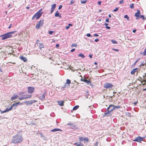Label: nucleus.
<instances>
[{
    "label": "nucleus",
    "instance_id": "1",
    "mask_svg": "<svg viewBox=\"0 0 146 146\" xmlns=\"http://www.w3.org/2000/svg\"><path fill=\"white\" fill-rule=\"evenodd\" d=\"M23 140L22 134L20 131H19L16 135L13 136L11 142L16 144L22 142Z\"/></svg>",
    "mask_w": 146,
    "mask_h": 146
},
{
    "label": "nucleus",
    "instance_id": "2",
    "mask_svg": "<svg viewBox=\"0 0 146 146\" xmlns=\"http://www.w3.org/2000/svg\"><path fill=\"white\" fill-rule=\"evenodd\" d=\"M42 11V9H40L33 16L32 18V19L33 20L35 18L36 19H38L39 18L43 13Z\"/></svg>",
    "mask_w": 146,
    "mask_h": 146
},
{
    "label": "nucleus",
    "instance_id": "3",
    "mask_svg": "<svg viewBox=\"0 0 146 146\" xmlns=\"http://www.w3.org/2000/svg\"><path fill=\"white\" fill-rule=\"evenodd\" d=\"M12 36L10 33H7L1 35V36L2 37V40H4L11 37Z\"/></svg>",
    "mask_w": 146,
    "mask_h": 146
},
{
    "label": "nucleus",
    "instance_id": "4",
    "mask_svg": "<svg viewBox=\"0 0 146 146\" xmlns=\"http://www.w3.org/2000/svg\"><path fill=\"white\" fill-rule=\"evenodd\" d=\"M113 85L112 84L108 82H106L104 84V87L106 88H112Z\"/></svg>",
    "mask_w": 146,
    "mask_h": 146
},
{
    "label": "nucleus",
    "instance_id": "5",
    "mask_svg": "<svg viewBox=\"0 0 146 146\" xmlns=\"http://www.w3.org/2000/svg\"><path fill=\"white\" fill-rule=\"evenodd\" d=\"M43 19L41 20L39 23L36 25L35 26L36 28V29H38L40 26H42L43 24Z\"/></svg>",
    "mask_w": 146,
    "mask_h": 146
},
{
    "label": "nucleus",
    "instance_id": "6",
    "mask_svg": "<svg viewBox=\"0 0 146 146\" xmlns=\"http://www.w3.org/2000/svg\"><path fill=\"white\" fill-rule=\"evenodd\" d=\"M27 90L29 93L32 94L34 92L35 88L34 87H28Z\"/></svg>",
    "mask_w": 146,
    "mask_h": 146
},
{
    "label": "nucleus",
    "instance_id": "7",
    "mask_svg": "<svg viewBox=\"0 0 146 146\" xmlns=\"http://www.w3.org/2000/svg\"><path fill=\"white\" fill-rule=\"evenodd\" d=\"M111 107H113V109H111V110H115L116 109H118L119 108H120L121 107L120 106H115L114 105H111L110 106V107L109 108H110Z\"/></svg>",
    "mask_w": 146,
    "mask_h": 146
},
{
    "label": "nucleus",
    "instance_id": "8",
    "mask_svg": "<svg viewBox=\"0 0 146 146\" xmlns=\"http://www.w3.org/2000/svg\"><path fill=\"white\" fill-rule=\"evenodd\" d=\"M37 102V101L35 100H31L30 101H26L24 103L27 105L32 104L33 103Z\"/></svg>",
    "mask_w": 146,
    "mask_h": 146
},
{
    "label": "nucleus",
    "instance_id": "9",
    "mask_svg": "<svg viewBox=\"0 0 146 146\" xmlns=\"http://www.w3.org/2000/svg\"><path fill=\"white\" fill-rule=\"evenodd\" d=\"M142 138L140 136H138L133 141L140 142L142 140Z\"/></svg>",
    "mask_w": 146,
    "mask_h": 146
},
{
    "label": "nucleus",
    "instance_id": "10",
    "mask_svg": "<svg viewBox=\"0 0 146 146\" xmlns=\"http://www.w3.org/2000/svg\"><path fill=\"white\" fill-rule=\"evenodd\" d=\"M140 15V11L139 10H137V12L135 13V16L136 17V19H139V17Z\"/></svg>",
    "mask_w": 146,
    "mask_h": 146
},
{
    "label": "nucleus",
    "instance_id": "11",
    "mask_svg": "<svg viewBox=\"0 0 146 146\" xmlns=\"http://www.w3.org/2000/svg\"><path fill=\"white\" fill-rule=\"evenodd\" d=\"M56 6V4H54L51 5V10L50 11V13H52L53 12Z\"/></svg>",
    "mask_w": 146,
    "mask_h": 146
},
{
    "label": "nucleus",
    "instance_id": "12",
    "mask_svg": "<svg viewBox=\"0 0 146 146\" xmlns=\"http://www.w3.org/2000/svg\"><path fill=\"white\" fill-rule=\"evenodd\" d=\"M31 97V95H30L28 96H25V95L22 97H19V98L20 100H22L25 99L29 98Z\"/></svg>",
    "mask_w": 146,
    "mask_h": 146
},
{
    "label": "nucleus",
    "instance_id": "13",
    "mask_svg": "<svg viewBox=\"0 0 146 146\" xmlns=\"http://www.w3.org/2000/svg\"><path fill=\"white\" fill-rule=\"evenodd\" d=\"M54 16L56 17H59L60 18H61V15L59 13L58 11H57L56 12Z\"/></svg>",
    "mask_w": 146,
    "mask_h": 146
},
{
    "label": "nucleus",
    "instance_id": "14",
    "mask_svg": "<svg viewBox=\"0 0 146 146\" xmlns=\"http://www.w3.org/2000/svg\"><path fill=\"white\" fill-rule=\"evenodd\" d=\"M18 96L17 95H13L11 98V100L13 101L17 98Z\"/></svg>",
    "mask_w": 146,
    "mask_h": 146
},
{
    "label": "nucleus",
    "instance_id": "15",
    "mask_svg": "<svg viewBox=\"0 0 146 146\" xmlns=\"http://www.w3.org/2000/svg\"><path fill=\"white\" fill-rule=\"evenodd\" d=\"M58 103L59 105L62 106L64 105V101H58Z\"/></svg>",
    "mask_w": 146,
    "mask_h": 146
},
{
    "label": "nucleus",
    "instance_id": "16",
    "mask_svg": "<svg viewBox=\"0 0 146 146\" xmlns=\"http://www.w3.org/2000/svg\"><path fill=\"white\" fill-rule=\"evenodd\" d=\"M74 145H76V146H83V145L81 142L75 143Z\"/></svg>",
    "mask_w": 146,
    "mask_h": 146
},
{
    "label": "nucleus",
    "instance_id": "17",
    "mask_svg": "<svg viewBox=\"0 0 146 146\" xmlns=\"http://www.w3.org/2000/svg\"><path fill=\"white\" fill-rule=\"evenodd\" d=\"M20 59L25 62H26L27 60L26 58L23 56H21L20 57Z\"/></svg>",
    "mask_w": 146,
    "mask_h": 146
},
{
    "label": "nucleus",
    "instance_id": "18",
    "mask_svg": "<svg viewBox=\"0 0 146 146\" xmlns=\"http://www.w3.org/2000/svg\"><path fill=\"white\" fill-rule=\"evenodd\" d=\"M137 69V68H136L133 69L131 70V74H134L136 72V71Z\"/></svg>",
    "mask_w": 146,
    "mask_h": 146
},
{
    "label": "nucleus",
    "instance_id": "19",
    "mask_svg": "<svg viewBox=\"0 0 146 146\" xmlns=\"http://www.w3.org/2000/svg\"><path fill=\"white\" fill-rule=\"evenodd\" d=\"M60 131H61V130L60 129L55 128L52 130L51 131L52 132H56Z\"/></svg>",
    "mask_w": 146,
    "mask_h": 146
},
{
    "label": "nucleus",
    "instance_id": "20",
    "mask_svg": "<svg viewBox=\"0 0 146 146\" xmlns=\"http://www.w3.org/2000/svg\"><path fill=\"white\" fill-rule=\"evenodd\" d=\"M45 94H42V96H40L39 97V99L40 100H42L44 99L45 98Z\"/></svg>",
    "mask_w": 146,
    "mask_h": 146
},
{
    "label": "nucleus",
    "instance_id": "21",
    "mask_svg": "<svg viewBox=\"0 0 146 146\" xmlns=\"http://www.w3.org/2000/svg\"><path fill=\"white\" fill-rule=\"evenodd\" d=\"M79 107V106H76L74 107V108H73V110H76Z\"/></svg>",
    "mask_w": 146,
    "mask_h": 146
},
{
    "label": "nucleus",
    "instance_id": "22",
    "mask_svg": "<svg viewBox=\"0 0 146 146\" xmlns=\"http://www.w3.org/2000/svg\"><path fill=\"white\" fill-rule=\"evenodd\" d=\"M78 56L79 57H82V58H85V56H84V55L82 53H80L78 54Z\"/></svg>",
    "mask_w": 146,
    "mask_h": 146
},
{
    "label": "nucleus",
    "instance_id": "23",
    "mask_svg": "<svg viewBox=\"0 0 146 146\" xmlns=\"http://www.w3.org/2000/svg\"><path fill=\"white\" fill-rule=\"evenodd\" d=\"M12 109V107H11L9 108H7L5 110V111H6V112H7L9 111H10Z\"/></svg>",
    "mask_w": 146,
    "mask_h": 146
},
{
    "label": "nucleus",
    "instance_id": "24",
    "mask_svg": "<svg viewBox=\"0 0 146 146\" xmlns=\"http://www.w3.org/2000/svg\"><path fill=\"white\" fill-rule=\"evenodd\" d=\"M39 47L40 49H41V48L44 47V46L42 43H40L39 44Z\"/></svg>",
    "mask_w": 146,
    "mask_h": 146
},
{
    "label": "nucleus",
    "instance_id": "25",
    "mask_svg": "<svg viewBox=\"0 0 146 146\" xmlns=\"http://www.w3.org/2000/svg\"><path fill=\"white\" fill-rule=\"evenodd\" d=\"M111 41L113 44H117V42L115 40H111Z\"/></svg>",
    "mask_w": 146,
    "mask_h": 146
},
{
    "label": "nucleus",
    "instance_id": "26",
    "mask_svg": "<svg viewBox=\"0 0 146 146\" xmlns=\"http://www.w3.org/2000/svg\"><path fill=\"white\" fill-rule=\"evenodd\" d=\"M84 82L86 83L87 84H89L90 83H91V82H90V81H89L88 80H86V79L84 80Z\"/></svg>",
    "mask_w": 146,
    "mask_h": 146
},
{
    "label": "nucleus",
    "instance_id": "27",
    "mask_svg": "<svg viewBox=\"0 0 146 146\" xmlns=\"http://www.w3.org/2000/svg\"><path fill=\"white\" fill-rule=\"evenodd\" d=\"M70 83L71 82L70 81V80L69 79H67L66 80V84H67L69 85V84H70Z\"/></svg>",
    "mask_w": 146,
    "mask_h": 146
},
{
    "label": "nucleus",
    "instance_id": "28",
    "mask_svg": "<svg viewBox=\"0 0 146 146\" xmlns=\"http://www.w3.org/2000/svg\"><path fill=\"white\" fill-rule=\"evenodd\" d=\"M24 92H21V93H19V96H23L24 95H24Z\"/></svg>",
    "mask_w": 146,
    "mask_h": 146
},
{
    "label": "nucleus",
    "instance_id": "29",
    "mask_svg": "<svg viewBox=\"0 0 146 146\" xmlns=\"http://www.w3.org/2000/svg\"><path fill=\"white\" fill-rule=\"evenodd\" d=\"M17 105H18L16 103H14L12 105V106L11 107H12V108L13 106H15L16 107L17 106Z\"/></svg>",
    "mask_w": 146,
    "mask_h": 146
},
{
    "label": "nucleus",
    "instance_id": "30",
    "mask_svg": "<svg viewBox=\"0 0 146 146\" xmlns=\"http://www.w3.org/2000/svg\"><path fill=\"white\" fill-rule=\"evenodd\" d=\"M110 106L108 108V110H109V111H110V112H112L113 110H111V109H113V107H111L110 108H109Z\"/></svg>",
    "mask_w": 146,
    "mask_h": 146
},
{
    "label": "nucleus",
    "instance_id": "31",
    "mask_svg": "<svg viewBox=\"0 0 146 146\" xmlns=\"http://www.w3.org/2000/svg\"><path fill=\"white\" fill-rule=\"evenodd\" d=\"M130 7L131 9H133L134 8V4H131L130 5Z\"/></svg>",
    "mask_w": 146,
    "mask_h": 146
},
{
    "label": "nucleus",
    "instance_id": "32",
    "mask_svg": "<svg viewBox=\"0 0 146 146\" xmlns=\"http://www.w3.org/2000/svg\"><path fill=\"white\" fill-rule=\"evenodd\" d=\"M142 18L143 19H145V17H144V16L143 15H140L139 17V18Z\"/></svg>",
    "mask_w": 146,
    "mask_h": 146
},
{
    "label": "nucleus",
    "instance_id": "33",
    "mask_svg": "<svg viewBox=\"0 0 146 146\" xmlns=\"http://www.w3.org/2000/svg\"><path fill=\"white\" fill-rule=\"evenodd\" d=\"M124 18L128 20H129V18L127 15H125L124 16Z\"/></svg>",
    "mask_w": 146,
    "mask_h": 146
},
{
    "label": "nucleus",
    "instance_id": "34",
    "mask_svg": "<svg viewBox=\"0 0 146 146\" xmlns=\"http://www.w3.org/2000/svg\"><path fill=\"white\" fill-rule=\"evenodd\" d=\"M87 0H85L84 1H81V3L82 4H84L86 3L87 2Z\"/></svg>",
    "mask_w": 146,
    "mask_h": 146
},
{
    "label": "nucleus",
    "instance_id": "35",
    "mask_svg": "<svg viewBox=\"0 0 146 146\" xmlns=\"http://www.w3.org/2000/svg\"><path fill=\"white\" fill-rule=\"evenodd\" d=\"M75 2L74 0H71L70 2V4L71 5H72Z\"/></svg>",
    "mask_w": 146,
    "mask_h": 146
},
{
    "label": "nucleus",
    "instance_id": "36",
    "mask_svg": "<svg viewBox=\"0 0 146 146\" xmlns=\"http://www.w3.org/2000/svg\"><path fill=\"white\" fill-rule=\"evenodd\" d=\"M125 115H127V116H129L130 115V113H129V112H126L125 113Z\"/></svg>",
    "mask_w": 146,
    "mask_h": 146
},
{
    "label": "nucleus",
    "instance_id": "37",
    "mask_svg": "<svg viewBox=\"0 0 146 146\" xmlns=\"http://www.w3.org/2000/svg\"><path fill=\"white\" fill-rule=\"evenodd\" d=\"M72 47H74V46L76 47L77 46V44H76L74 43V44H72Z\"/></svg>",
    "mask_w": 146,
    "mask_h": 146
},
{
    "label": "nucleus",
    "instance_id": "38",
    "mask_svg": "<svg viewBox=\"0 0 146 146\" xmlns=\"http://www.w3.org/2000/svg\"><path fill=\"white\" fill-rule=\"evenodd\" d=\"M143 54L144 56H146V50L145 49L143 52Z\"/></svg>",
    "mask_w": 146,
    "mask_h": 146
},
{
    "label": "nucleus",
    "instance_id": "39",
    "mask_svg": "<svg viewBox=\"0 0 146 146\" xmlns=\"http://www.w3.org/2000/svg\"><path fill=\"white\" fill-rule=\"evenodd\" d=\"M0 111L1 113H3L6 112V111H5V110L4 111H1V110H0Z\"/></svg>",
    "mask_w": 146,
    "mask_h": 146
},
{
    "label": "nucleus",
    "instance_id": "40",
    "mask_svg": "<svg viewBox=\"0 0 146 146\" xmlns=\"http://www.w3.org/2000/svg\"><path fill=\"white\" fill-rule=\"evenodd\" d=\"M83 140L87 141H88V139L87 137L83 139Z\"/></svg>",
    "mask_w": 146,
    "mask_h": 146
},
{
    "label": "nucleus",
    "instance_id": "41",
    "mask_svg": "<svg viewBox=\"0 0 146 146\" xmlns=\"http://www.w3.org/2000/svg\"><path fill=\"white\" fill-rule=\"evenodd\" d=\"M118 10V8H116L115 9L113 10V11L116 12Z\"/></svg>",
    "mask_w": 146,
    "mask_h": 146
},
{
    "label": "nucleus",
    "instance_id": "42",
    "mask_svg": "<svg viewBox=\"0 0 146 146\" xmlns=\"http://www.w3.org/2000/svg\"><path fill=\"white\" fill-rule=\"evenodd\" d=\"M145 64H144L143 62H141V64L140 65V66H144Z\"/></svg>",
    "mask_w": 146,
    "mask_h": 146
},
{
    "label": "nucleus",
    "instance_id": "43",
    "mask_svg": "<svg viewBox=\"0 0 146 146\" xmlns=\"http://www.w3.org/2000/svg\"><path fill=\"white\" fill-rule=\"evenodd\" d=\"M112 49L115 51H117V52H118L119 51V50L118 49H115L114 48H112Z\"/></svg>",
    "mask_w": 146,
    "mask_h": 146
},
{
    "label": "nucleus",
    "instance_id": "44",
    "mask_svg": "<svg viewBox=\"0 0 146 146\" xmlns=\"http://www.w3.org/2000/svg\"><path fill=\"white\" fill-rule=\"evenodd\" d=\"M79 139L80 140V141H81L83 140V139L82 137H79Z\"/></svg>",
    "mask_w": 146,
    "mask_h": 146
},
{
    "label": "nucleus",
    "instance_id": "45",
    "mask_svg": "<svg viewBox=\"0 0 146 146\" xmlns=\"http://www.w3.org/2000/svg\"><path fill=\"white\" fill-rule=\"evenodd\" d=\"M123 2H124L123 0H121L119 2V3L120 4H121L123 3Z\"/></svg>",
    "mask_w": 146,
    "mask_h": 146
},
{
    "label": "nucleus",
    "instance_id": "46",
    "mask_svg": "<svg viewBox=\"0 0 146 146\" xmlns=\"http://www.w3.org/2000/svg\"><path fill=\"white\" fill-rule=\"evenodd\" d=\"M87 36L88 37H90L91 36V35L89 33H88L87 34Z\"/></svg>",
    "mask_w": 146,
    "mask_h": 146
},
{
    "label": "nucleus",
    "instance_id": "47",
    "mask_svg": "<svg viewBox=\"0 0 146 146\" xmlns=\"http://www.w3.org/2000/svg\"><path fill=\"white\" fill-rule=\"evenodd\" d=\"M70 28V27L69 26H66L65 27V28L66 29L68 30V29Z\"/></svg>",
    "mask_w": 146,
    "mask_h": 146
},
{
    "label": "nucleus",
    "instance_id": "48",
    "mask_svg": "<svg viewBox=\"0 0 146 146\" xmlns=\"http://www.w3.org/2000/svg\"><path fill=\"white\" fill-rule=\"evenodd\" d=\"M142 80H143V82H144L145 84L146 83V80H145V78H143V79Z\"/></svg>",
    "mask_w": 146,
    "mask_h": 146
},
{
    "label": "nucleus",
    "instance_id": "49",
    "mask_svg": "<svg viewBox=\"0 0 146 146\" xmlns=\"http://www.w3.org/2000/svg\"><path fill=\"white\" fill-rule=\"evenodd\" d=\"M16 31H13V32H11L9 33H10V35H11V34H13L15 33L16 32Z\"/></svg>",
    "mask_w": 146,
    "mask_h": 146
},
{
    "label": "nucleus",
    "instance_id": "50",
    "mask_svg": "<svg viewBox=\"0 0 146 146\" xmlns=\"http://www.w3.org/2000/svg\"><path fill=\"white\" fill-rule=\"evenodd\" d=\"M62 5H60L58 9H59V10L60 9L62 8Z\"/></svg>",
    "mask_w": 146,
    "mask_h": 146
},
{
    "label": "nucleus",
    "instance_id": "51",
    "mask_svg": "<svg viewBox=\"0 0 146 146\" xmlns=\"http://www.w3.org/2000/svg\"><path fill=\"white\" fill-rule=\"evenodd\" d=\"M53 33V31H50L49 32V34L50 35H51Z\"/></svg>",
    "mask_w": 146,
    "mask_h": 146
},
{
    "label": "nucleus",
    "instance_id": "52",
    "mask_svg": "<svg viewBox=\"0 0 146 146\" xmlns=\"http://www.w3.org/2000/svg\"><path fill=\"white\" fill-rule=\"evenodd\" d=\"M106 29H110V27L109 26H106Z\"/></svg>",
    "mask_w": 146,
    "mask_h": 146
},
{
    "label": "nucleus",
    "instance_id": "53",
    "mask_svg": "<svg viewBox=\"0 0 146 146\" xmlns=\"http://www.w3.org/2000/svg\"><path fill=\"white\" fill-rule=\"evenodd\" d=\"M101 1H99L98 2V4L99 5H100L101 4Z\"/></svg>",
    "mask_w": 146,
    "mask_h": 146
},
{
    "label": "nucleus",
    "instance_id": "54",
    "mask_svg": "<svg viewBox=\"0 0 146 146\" xmlns=\"http://www.w3.org/2000/svg\"><path fill=\"white\" fill-rule=\"evenodd\" d=\"M99 40V39H95L94 40V41L96 42H98V41Z\"/></svg>",
    "mask_w": 146,
    "mask_h": 146
},
{
    "label": "nucleus",
    "instance_id": "55",
    "mask_svg": "<svg viewBox=\"0 0 146 146\" xmlns=\"http://www.w3.org/2000/svg\"><path fill=\"white\" fill-rule=\"evenodd\" d=\"M106 22L109 23V20L108 19H106Z\"/></svg>",
    "mask_w": 146,
    "mask_h": 146
},
{
    "label": "nucleus",
    "instance_id": "56",
    "mask_svg": "<svg viewBox=\"0 0 146 146\" xmlns=\"http://www.w3.org/2000/svg\"><path fill=\"white\" fill-rule=\"evenodd\" d=\"M11 26H12V25L11 24H10L9 26V27H8V28L9 29H10L11 27Z\"/></svg>",
    "mask_w": 146,
    "mask_h": 146
},
{
    "label": "nucleus",
    "instance_id": "57",
    "mask_svg": "<svg viewBox=\"0 0 146 146\" xmlns=\"http://www.w3.org/2000/svg\"><path fill=\"white\" fill-rule=\"evenodd\" d=\"M16 104H17V105L18 104H22V103H20V102H17V103H16Z\"/></svg>",
    "mask_w": 146,
    "mask_h": 146
},
{
    "label": "nucleus",
    "instance_id": "58",
    "mask_svg": "<svg viewBox=\"0 0 146 146\" xmlns=\"http://www.w3.org/2000/svg\"><path fill=\"white\" fill-rule=\"evenodd\" d=\"M75 50V49L74 48L71 50V51L72 52H74Z\"/></svg>",
    "mask_w": 146,
    "mask_h": 146
},
{
    "label": "nucleus",
    "instance_id": "59",
    "mask_svg": "<svg viewBox=\"0 0 146 146\" xmlns=\"http://www.w3.org/2000/svg\"><path fill=\"white\" fill-rule=\"evenodd\" d=\"M68 26H69V27L70 26H71H71H72V24H68Z\"/></svg>",
    "mask_w": 146,
    "mask_h": 146
},
{
    "label": "nucleus",
    "instance_id": "60",
    "mask_svg": "<svg viewBox=\"0 0 146 146\" xmlns=\"http://www.w3.org/2000/svg\"><path fill=\"white\" fill-rule=\"evenodd\" d=\"M94 35L96 36H99V35H98L96 34H94Z\"/></svg>",
    "mask_w": 146,
    "mask_h": 146
},
{
    "label": "nucleus",
    "instance_id": "61",
    "mask_svg": "<svg viewBox=\"0 0 146 146\" xmlns=\"http://www.w3.org/2000/svg\"><path fill=\"white\" fill-rule=\"evenodd\" d=\"M104 25L105 26H107L108 25V24L107 23H105L104 24Z\"/></svg>",
    "mask_w": 146,
    "mask_h": 146
},
{
    "label": "nucleus",
    "instance_id": "62",
    "mask_svg": "<svg viewBox=\"0 0 146 146\" xmlns=\"http://www.w3.org/2000/svg\"><path fill=\"white\" fill-rule=\"evenodd\" d=\"M89 57H90V58H92V55H91V54H90V55H89Z\"/></svg>",
    "mask_w": 146,
    "mask_h": 146
},
{
    "label": "nucleus",
    "instance_id": "63",
    "mask_svg": "<svg viewBox=\"0 0 146 146\" xmlns=\"http://www.w3.org/2000/svg\"><path fill=\"white\" fill-rule=\"evenodd\" d=\"M39 42V40H37L36 42V43L37 44Z\"/></svg>",
    "mask_w": 146,
    "mask_h": 146
},
{
    "label": "nucleus",
    "instance_id": "64",
    "mask_svg": "<svg viewBox=\"0 0 146 146\" xmlns=\"http://www.w3.org/2000/svg\"><path fill=\"white\" fill-rule=\"evenodd\" d=\"M56 47H58L59 46V45L58 44H56Z\"/></svg>",
    "mask_w": 146,
    "mask_h": 146
}]
</instances>
